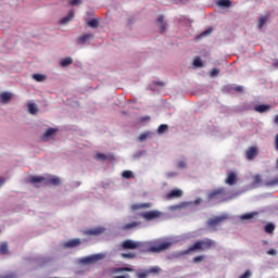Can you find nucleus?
I'll return each instance as SVG.
<instances>
[{
    "mask_svg": "<svg viewBox=\"0 0 278 278\" xmlns=\"http://www.w3.org/2000/svg\"><path fill=\"white\" fill-rule=\"evenodd\" d=\"M252 275H253V273H251V269H248L239 278H251Z\"/></svg>",
    "mask_w": 278,
    "mask_h": 278,
    "instance_id": "obj_45",
    "label": "nucleus"
},
{
    "mask_svg": "<svg viewBox=\"0 0 278 278\" xmlns=\"http://www.w3.org/2000/svg\"><path fill=\"white\" fill-rule=\"evenodd\" d=\"M260 151L257 150L256 147H250L247 151H245V157L247 160H255V157H257Z\"/></svg>",
    "mask_w": 278,
    "mask_h": 278,
    "instance_id": "obj_13",
    "label": "nucleus"
},
{
    "mask_svg": "<svg viewBox=\"0 0 278 278\" xmlns=\"http://www.w3.org/2000/svg\"><path fill=\"white\" fill-rule=\"evenodd\" d=\"M254 216H257V212L247 213L241 216L242 220H251Z\"/></svg>",
    "mask_w": 278,
    "mask_h": 278,
    "instance_id": "obj_34",
    "label": "nucleus"
},
{
    "mask_svg": "<svg viewBox=\"0 0 278 278\" xmlns=\"http://www.w3.org/2000/svg\"><path fill=\"white\" fill-rule=\"evenodd\" d=\"M205 260V255H199L193 257V263L194 264H200V262H203Z\"/></svg>",
    "mask_w": 278,
    "mask_h": 278,
    "instance_id": "obj_43",
    "label": "nucleus"
},
{
    "mask_svg": "<svg viewBox=\"0 0 278 278\" xmlns=\"http://www.w3.org/2000/svg\"><path fill=\"white\" fill-rule=\"evenodd\" d=\"M89 27H91L92 29H97V27H99V20L97 18H91L88 22Z\"/></svg>",
    "mask_w": 278,
    "mask_h": 278,
    "instance_id": "obj_37",
    "label": "nucleus"
},
{
    "mask_svg": "<svg viewBox=\"0 0 278 278\" xmlns=\"http://www.w3.org/2000/svg\"><path fill=\"white\" fill-rule=\"evenodd\" d=\"M90 40H94V34L92 33H88L78 37L76 39V45H78L79 47H84V45H88Z\"/></svg>",
    "mask_w": 278,
    "mask_h": 278,
    "instance_id": "obj_9",
    "label": "nucleus"
},
{
    "mask_svg": "<svg viewBox=\"0 0 278 278\" xmlns=\"http://www.w3.org/2000/svg\"><path fill=\"white\" fill-rule=\"evenodd\" d=\"M58 129L55 128H48L46 132L42 135L41 140H47L56 134Z\"/></svg>",
    "mask_w": 278,
    "mask_h": 278,
    "instance_id": "obj_22",
    "label": "nucleus"
},
{
    "mask_svg": "<svg viewBox=\"0 0 278 278\" xmlns=\"http://www.w3.org/2000/svg\"><path fill=\"white\" fill-rule=\"evenodd\" d=\"M253 110L257 114H267V112H270V110H273V106L270 104H256L254 105Z\"/></svg>",
    "mask_w": 278,
    "mask_h": 278,
    "instance_id": "obj_12",
    "label": "nucleus"
},
{
    "mask_svg": "<svg viewBox=\"0 0 278 278\" xmlns=\"http://www.w3.org/2000/svg\"><path fill=\"white\" fill-rule=\"evenodd\" d=\"M29 114H38V105L36 103H28Z\"/></svg>",
    "mask_w": 278,
    "mask_h": 278,
    "instance_id": "obj_31",
    "label": "nucleus"
},
{
    "mask_svg": "<svg viewBox=\"0 0 278 278\" xmlns=\"http://www.w3.org/2000/svg\"><path fill=\"white\" fill-rule=\"evenodd\" d=\"M212 31H214V28L212 27L206 28L195 37V40H202V38H206V36H211Z\"/></svg>",
    "mask_w": 278,
    "mask_h": 278,
    "instance_id": "obj_21",
    "label": "nucleus"
},
{
    "mask_svg": "<svg viewBox=\"0 0 278 278\" xmlns=\"http://www.w3.org/2000/svg\"><path fill=\"white\" fill-rule=\"evenodd\" d=\"M225 220H229L228 214L215 216L206 222V227H210V229H214V231H216V227H218V225H220L222 223H225Z\"/></svg>",
    "mask_w": 278,
    "mask_h": 278,
    "instance_id": "obj_4",
    "label": "nucleus"
},
{
    "mask_svg": "<svg viewBox=\"0 0 278 278\" xmlns=\"http://www.w3.org/2000/svg\"><path fill=\"white\" fill-rule=\"evenodd\" d=\"M138 225H140V222L128 223L122 226V231H129L131 229H135V227H138Z\"/></svg>",
    "mask_w": 278,
    "mask_h": 278,
    "instance_id": "obj_23",
    "label": "nucleus"
},
{
    "mask_svg": "<svg viewBox=\"0 0 278 278\" xmlns=\"http://www.w3.org/2000/svg\"><path fill=\"white\" fill-rule=\"evenodd\" d=\"M153 136V132L151 131H146V132H142L139 137H138V140L139 142H144V140H147V138H151Z\"/></svg>",
    "mask_w": 278,
    "mask_h": 278,
    "instance_id": "obj_28",
    "label": "nucleus"
},
{
    "mask_svg": "<svg viewBox=\"0 0 278 278\" xmlns=\"http://www.w3.org/2000/svg\"><path fill=\"white\" fill-rule=\"evenodd\" d=\"M81 186V181L72 182V188H79Z\"/></svg>",
    "mask_w": 278,
    "mask_h": 278,
    "instance_id": "obj_53",
    "label": "nucleus"
},
{
    "mask_svg": "<svg viewBox=\"0 0 278 278\" xmlns=\"http://www.w3.org/2000/svg\"><path fill=\"white\" fill-rule=\"evenodd\" d=\"M277 170H278V159H277Z\"/></svg>",
    "mask_w": 278,
    "mask_h": 278,
    "instance_id": "obj_63",
    "label": "nucleus"
},
{
    "mask_svg": "<svg viewBox=\"0 0 278 278\" xmlns=\"http://www.w3.org/2000/svg\"><path fill=\"white\" fill-rule=\"evenodd\" d=\"M193 66L195 68H203V61L197 56L194 60H193Z\"/></svg>",
    "mask_w": 278,
    "mask_h": 278,
    "instance_id": "obj_36",
    "label": "nucleus"
},
{
    "mask_svg": "<svg viewBox=\"0 0 278 278\" xmlns=\"http://www.w3.org/2000/svg\"><path fill=\"white\" fill-rule=\"evenodd\" d=\"M275 144H276V151H278V134L276 135Z\"/></svg>",
    "mask_w": 278,
    "mask_h": 278,
    "instance_id": "obj_58",
    "label": "nucleus"
},
{
    "mask_svg": "<svg viewBox=\"0 0 278 278\" xmlns=\"http://www.w3.org/2000/svg\"><path fill=\"white\" fill-rule=\"evenodd\" d=\"M151 275V271L148 269H139L136 274L137 278H147Z\"/></svg>",
    "mask_w": 278,
    "mask_h": 278,
    "instance_id": "obj_25",
    "label": "nucleus"
},
{
    "mask_svg": "<svg viewBox=\"0 0 278 278\" xmlns=\"http://www.w3.org/2000/svg\"><path fill=\"white\" fill-rule=\"evenodd\" d=\"M223 92L227 94H235V92H244V87L236 85H225L223 87Z\"/></svg>",
    "mask_w": 278,
    "mask_h": 278,
    "instance_id": "obj_10",
    "label": "nucleus"
},
{
    "mask_svg": "<svg viewBox=\"0 0 278 278\" xmlns=\"http://www.w3.org/2000/svg\"><path fill=\"white\" fill-rule=\"evenodd\" d=\"M218 73H220V70L213 68L210 73V77H218Z\"/></svg>",
    "mask_w": 278,
    "mask_h": 278,
    "instance_id": "obj_46",
    "label": "nucleus"
},
{
    "mask_svg": "<svg viewBox=\"0 0 278 278\" xmlns=\"http://www.w3.org/2000/svg\"><path fill=\"white\" fill-rule=\"evenodd\" d=\"M260 184H262V176L255 175L253 180V186H260Z\"/></svg>",
    "mask_w": 278,
    "mask_h": 278,
    "instance_id": "obj_42",
    "label": "nucleus"
},
{
    "mask_svg": "<svg viewBox=\"0 0 278 278\" xmlns=\"http://www.w3.org/2000/svg\"><path fill=\"white\" fill-rule=\"evenodd\" d=\"M128 25H134V21L131 18H128Z\"/></svg>",
    "mask_w": 278,
    "mask_h": 278,
    "instance_id": "obj_62",
    "label": "nucleus"
},
{
    "mask_svg": "<svg viewBox=\"0 0 278 278\" xmlns=\"http://www.w3.org/2000/svg\"><path fill=\"white\" fill-rule=\"evenodd\" d=\"M134 267H115L113 268L112 273H134Z\"/></svg>",
    "mask_w": 278,
    "mask_h": 278,
    "instance_id": "obj_24",
    "label": "nucleus"
},
{
    "mask_svg": "<svg viewBox=\"0 0 278 278\" xmlns=\"http://www.w3.org/2000/svg\"><path fill=\"white\" fill-rule=\"evenodd\" d=\"M231 0H218L217 5L219 8H231Z\"/></svg>",
    "mask_w": 278,
    "mask_h": 278,
    "instance_id": "obj_29",
    "label": "nucleus"
},
{
    "mask_svg": "<svg viewBox=\"0 0 278 278\" xmlns=\"http://www.w3.org/2000/svg\"><path fill=\"white\" fill-rule=\"evenodd\" d=\"M72 18H75V10H71L66 16L61 18L60 23L61 25H68Z\"/></svg>",
    "mask_w": 278,
    "mask_h": 278,
    "instance_id": "obj_19",
    "label": "nucleus"
},
{
    "mask_svg": "<svg viewBox=\"0 0 278 278\" xmlns=\"http://www.w3.org/2000/svg\"><path fill=\"white\" fill-rule=\"evenodd\" d=\"M31 77L35 81H45V79H47L45 74H33Z\"/></svg>",
    "mask_w": 278,
    "mask_h": 278,
    "instance_id": "obj_33",
    "label": "nucleus"
},
{
    "mask_svg": "<svg viewBox=\"0 0 278 278\" xmlns=\"http://www.w3.org/2000/svg\"><path fill=\"white\" fill-rule=\"evenodd\" d=\"M43 184L45 186H60V184H62V180H60V177L58 176H52L51 178L46 179Z\"/></svg>",
    "mask_w": 278,
    "mask_h": 278,
    "instance_id": "obj_17",
    "label": "nucleus"
},
{
    "mask_svg": "<svg viewBox=\"0 0 278 278\" xmlns=\"http://www.w3.org/2000/svg\"><path fill=\"white\" fill-rule=\"evenodd\" d=\"M138 249V241L127 239L119 245V251H136Z\"/></svg>",
    "mask_w": 278,
    "mask_h": 278,
    "instance_id": "obj_5",
    "label": "nucleus"
},
{
    "mask_svg": "<svg viewBox=\"0 0 278 278\" xmlns=\"http://www.w3.org/2000/svg\"><path fill=\"white\" fill-rule=\"evenodd\" d=\"M155 25L160 31V34H165L166 29H168V22L164 21V15H159L155 22Z\"/></svg>",
    "mask_w": 278,
    "mask_h": 278,
    "instance_id": "obj_8",
    "label": "nucleus"
},
{
    "mask_svg": "<svg viewBox=\"0 0 278 278\" xmlns=\"http://www.w3.org/2000/svg\"><path fill=\"white\" fill-rule=\"evenodd\" d=\"M3 184H5V178H0V188L3 186Z\"/></svg>",
    "mask_w": 278,
    "mask_h": 278,
    "instance_id": "obj_61",
    "label": "nucleus"
},
{
    "mask_svg": "<svg viewBox=\"0 0 278 278\" xmlns=\"http://www.w3.org/2000/svg\"><path fill=\"white\" fill-rule=\"evenodd\" d=\"M177 167L178 168H188V164H186V162H184V161H179L178 163H177Z\"/></svg>",
    "mask_w": 278,
    "mask_h": 278,
    "instance_id": "obj_49",
    "label": "nucleus"
},
{
    "mask_svg": "<svg viewBox=\"0 0 278 278\" xmlns=\"http://www.w3.org/2000/svg\"><path fill=\"white\" fill-rule=\"evenodd\" d=\"M103 257H105V254H93V255L80 258L79 262L80 264H85V265L96 264V262H99V260H103Z\"/></svg>",
    "mask_w": 278,
    "mask_h": 278,
    "instance_id": "obj_7",
    "label": "nucleus"
},
{
    "mask_svg": "<svg viewBox=\"0 0 278 278\" xmlns=\"http://www.w3.org/2000/svg\"><path fill=\"white\" fill-rule=\"evenodd\" d=\"M148 273H150V275L153 273H160V267H151L150 269H148Z\"/></svg>",
    "mask_w": 278,
    "mask_h": 278,
    "instance_id": "obj_51",
    "label": "nucleus"
},
{
    "mask_svg": "<svg viewBox=\"0 0 278 278\" xmlns=\"http://www.w3.org/2000/svg\"><path fill=\"white\" fill-rule=\"evenodd\" d=\"M68 3L71 5H81V3H84V0H70Z\"/></svg>",
    "mask_w": 278,
    "mask_h": 278,
    "instance_id": "obj_47",
    "label": "nucleus"
},
{
    "mask_svg": "<svg viewBox=\"0 0 278 278\" xmlns=\"http://www.w3.org/2000/svg\"><path fill=\"white\" fill-rule=\"evenodd\" d=\"M152 84L154 86H160L161 88H164V86H166V84L164 81H160V80H154Z\"/></svg>",
    "mask_w": 278,
    "mask_h": 278,
    "instance_id": "obj_50",
    "label": "nucleus"
},
{
    "mask_svg": "<svg viewBox=\"0 0 278 278\" xmlns=\"http://www.w3.org/2000/svg\"><path fill=\"white\" fill-rule=\"evenodd\" d=\"M122 177H124V179H131L134 177V172L125 170L123 172Z\"/></svg>",
    "mask_w": 278,
    "mask_h": 278,
    "instance_id": "obj_40",
    "label": "nucleus"
},
{
    "mask_svg": "<svg viewBox=\"0 0 278 278\" xmlns=\"http://www.w3.org/2000/svg\"><path fill=\"white\" fill-rule=\"evenodd\" d=\"M143 155H144V152L139 151V152H136L132 157L134 160H140V157H142Z\"/></svg>",
    "mask_w": 278,
    "mask_h": 278,
    "instance_id": "obj_48",
    "label": "nucleus"
},
{
    "mask_svg": "<svg viewBox=\"0 0 278 278\" xmlns=\"http://www.w3.org/2000/svg\"><path fill=\"white\" fill-rule=\"evenodd\" d=\"M179 1H180V3H182V5L190 3V0H179Z\"/></svg>",
    "mask_w": 278,
    "mask_h": 278,
    "instance_id": "obj_57",
    "label": "nucleus"
},
{
    "mask_svg": "<svg viewBox=\"0 0 278 278\" xmlns=\"http://www.w3.org/2000/svg\"><path fill=\"white\" fill-rule=\"evenodd\" d=\"M8 251H9V249H8V242L1 243V245H0V253H1L2 255H8Z\"/></svg>",
    "mask_w": 278,
    "mask_h": 278,
    "instance_id": "obj_38",
    "label": "nucleus"
},
{
    "mask_svg": "<svg viewBox=\"0 0 278 278\" xmlns=\"http://www.w3.org/2000/svg\"><path fill=\"white\" fill-rule=\"evenodd\" d=\"M226 184L228 186H236L238 184V175L233 172H229L226 178Z\"/></svg>",
    "mask_w": 278,
    "mask_h": 278,
    "instance_id": "obj_16",
    "label": "nucleus"
},
{
    "mask_svg": "<svg viewBox=\"0 0 278 278\" xmlns=\"http://www.w3.org/2000/svg\"><path fill=\"white\" fill-rule=\"evenodd\" d=\"M176 175H177V173L170 172V173L167 174V177H176Z\"/></svg>",
    "mask_w": 278,
    "mask_h": 278,
    "instance_id": "obj_59",
    "label": "nucleus"
},
{
    "mask_svg": "<svg viewBox=\"0 0 278 278\" xmlns=\"http://www.w3.org/2000/svg\"><path fill=\"white\" fill-rule=\"evenodd\" d=\"M114 278H130V276L128 274H126L125 276H116Z\"/></svg>",
    "mask_w": 278,
    "mask_h": 278,
    "instance_id": "obj_60",
    "label": "nucleus"
},
{
    "mask_svg": "<svg viewBox=\"0 0 278 278\" xmlns=\"http://www.w3.org/2000/svg\"><path fill=\"white\" fill-rule=\"evenodd\" d=\"M140 121H141V123H147V122L151 121V116L146 115V116L141 117Z\"/></svg>",
    "mask_w": 278,
    "mask_h": 278,
    "instance_id": "obj_52",
    "label": "nucleus"
},
{
    "mask_svg": "<svg viewBox=\"0 0 278 278\" xmlns=\"http://www.w3.org/2000/svg\"><path fill=\"white\" fill-rule=\"evenodd\" d=\"M170 247H173L170 241H164L162 239L155 241H138L137 243L139 253H162V251H167Z\"/></svg>",
    "mask_w": 278,
    "mask_h": 278,
    "instance_id": "obj_1",
    "label": "nucleus"
},
{
    "mask_svg": "<svg viewBox=\"0 0 278 278\" xmlns=\"http://www.w3.org/2000/svg\"><path fill=\"white\" fill-rule=\"evenodd\" d=\"M267 255H277V250H275V249H269V250L267 251Z\"/></svg>",
    "mask_w": 278,
    "mask_h": 278,
    "instance_id": "obj_54",
    "label": "nucleus"
},
{
    "mask_svg": "<svg viewBox=\"0 0 278 278\" xmlns=\"http://www.w3.org/2000/svg\"><path fill=\"white\" fill-rule=\"evenodd\" d=\"M273 231H275V224L269 223V224L265 225V232L266 233H273Z\"/></svg>",
    "mask_w": 278,
    "mask_h": 278,
    "instance_id": "obj_39",
    "label": "nucleus"
},
{
    "mask_svg": "<svg viewBox=\"0 0 278 278\" xmlns=\"http://www.w3.org/2000/svg\"><path fill=\"white\" fill-rule=\"evenodd\" d=\"M42 181H47V178H45V176H33L30 178V184H42Z\"/></svg>",
    "mask_w": 278,
    "mask_h": 278,
    "instance_id": "obj_26",
    "label": "nucleus"
},
{
    "mask_svg": "<svg viewBox=\"0 0 278 278\" xmlns=\"http://www.w3.org/2000/svg\"><path fill=\"white\" fill-rule=\"evenodd\" d=\"M102 233H105V227L103 226L91 228L84 231V236H101Z\"/></svg>",
    "mask_w": 278,
    "mask_h": 278,
    "instance_id": "obj_11",
    "label": "nucleus"
},
{
    "mask_svg": "<svg viewBox=\"0 0 278 278\" xmlns=\"http://www.w3.org/2000/svg\"><path fill=\"white\" fill-rule=\"evenodd\" d=\"M12 101V93L4 91L0 93V103H3L7 105V103H10Z\"/></svg>",
    "mask_w": 278,
    "mask_h": 278,
    "instance_id": "obj_18",
    "label": "nucleus"
},
{
    "mask_svg": "<svg viewBox=\"0 0 278 278\" xmlns=\"http://www.w3.org/2000/svg\"><path fill=\"white\" fill-rule=\"evenodd\" d=\"M203 200L201 199V198H198V199H195L194 200V205H201V202H202Z\"/></svg>",
    "mask_w": 278,
    "mask_h": 278,
    "instance_id": "obj_56",
    "label": "nucleus"
},
{
    "mask_svg": "<svg viewBox=\"0 0 278 278\" xmlns=\"http://www.w3.org/2000/svg\"><path fill=\"white\" fill-rule=\"evenodd\" d=\"M266 188H275L278 186V176L265 182Z\"/></svg>",
    "mask_w": 278,
    "mask_h": 278,
    "instance_id": "obj_30",
    "label": "nucleus"
},
{
    "mask_svg": "<svg viewBox=\"0 0 278 278\" xmlns=\"http://www.w3.org/2000/svg\"><path fill=\"white\" fill-rule=\"evenodd\" d=\"M211 249H216V241L206 238L195 241L191 247L182 251L181 255H189L192 251H210Z\"/></svg>",
    "mask_w": 278,
    "mask_h": 278,
    "instance_id": "obj_2",
    "label": "nucleus"
},
{
    "mask_svg": "<svg viewBox=\"0 0 278 278\" xmlns=\"http://www.w3.org/2000/svg\"><path fill=\"white\" fill-rule=\"evenodd\" d=\"M96 160H102L103 162H105V160H108V155L99 152L97 155H96Z\"/></svg>",
    "mask_w": 278,
    "mask_h": 278,
    "instance_id": "obj_44",
    "label": "nucleus"
},
{
    "mask_svg": "<svg viewBox=\"0 0 278 278\" xmlns=\"http://www.w3.org/2000/svg\"><path fill=\"white\" fill-rule=\"evenodd\" d=\"M141 218H144L148 223L151 220H157V218L162 217V212L160 211H148L140 214Z\"/></svg>",
    "mask_w": 278,
    "mask_h": 278,
    "instance_id": "obj_6",
    "label": "nucleus"
},
{
    "mask_svg": "<svg viewBox=\"0 0 278 278\" xmlns=\"http://www.w3.org/2000/svg\"><path fill=\"white\" fill-rule=\"evenodd\" d=\"M81 244V240L79 239H72L65 243L66 249H73L75 247H79Z\"/></svg>",
    "mask_w": 278,
    "mask_h": 278,
    "instance_id": "obj_20",
    "label": "nucleus"
},
{
    "mask_svg": "<svg viewBox=\"0 0 278 278\" xmlns=\"http://www.w3.org/2000/svg\"><path fill=\"white\" fill-rule=\"evenodd\" d=\"M231 198H227V192L225 188L214 189L207 194V202L217 205L218 203H225V201H229Z\"/></svg>",
    "mask_w": 278,
    "mask_h": 278,
    "instance_id": "obj_3",
    "label": "nucleus"
},
{
    "mask_svg": "<svg viewBox=\"0 0 278 278\" xmlns=\"http://www.w3.org/2000/svg\"><path fill=\"white\" fill-rule=\"evenodd\" d=\"M136 252H128V253H122L121 256L124 258V260H135L136 257Z\"/></svg>",
    "mask_w": 278,
    "mask_h": 278,
    "instance_id": "obj_32",
    "label": "nucleus"
},
{
    "mask_svg": "<svg viewBox=\"0 0 278 278\" xmlns=\"http://www.w3.org/2000/svg\"><path fill=\"white\" fill-rule=\"evenodd\" d=\"M151 207H153V204L151 202H144V203L131 205L132 212H138V210H149Z\"/></svg>",
    "mask_w": 278,
    "mask_h": 278,
    "instance_id": "obj_15",
    "label": "nucleus"
},
{
    "mask_svg": "<svg viewBox=\"0 0 278 278\" xmlns=\"http://www.w3.org/2000/svg\"><path fill=\"white\" fill-rule=\"evenodd\" d=\"M266 21H268L267 16H263L260 18L258 29H262V27H264V25H266Z\"/></svg>",
    "mask_w": 278,
    "mask_h": 278,
    "instance_id": "obj_41",
    "label": "nucleus"
},
{
    "mask_svg": "<svg viewBox=\"0 0 278 278\" xmlns=\"http://www.w3.org/2000/svg\"><path fill=\"white\" fill-rule=\"evenodd\" d=\"M166 131H168V125H166V124L160 125L157 130H156V132L159 135L166 134Z\"/></svg>",
    "mask_w": 278,
    "mask_h": 278,
    "instance_id": "obj_35",
    "label": "nucleus"
},
{
    "mask_svg": "<svg viewBox=\"0 0 278 278\" xmlns=\"http://www.w3.org/2000/svg\"><path fill=\"white\" fill-rule=\"evenodd\" d=\"M180 197H184V191H181V189H174L166 194L167 201H170L173 199H179Z\"/></svg>",
    "mask_w": 278,
    "mask_h": 278,
    "instance_id": "obj_14",
    "label": "nucleus"
},
{
    "mask_svg": "<svg viewBox=\"0 0 278 278\" xmlns=\"http://www.w3.org/2000/svg\"><path fill=\"white\" fill-rule=\"evenodd\" d=\"M61 66L63 68H66V66H71V64H73V58L71 56H67L65 59H63L61 62H60Z\"/></svg>",
    "mask_w": 278,
    "mask_h": 278,
    "instance_id": "obj_27",
    "label": "nucleus"
},
{
    "mask_svg": "<svg viewBox=\"0 0 278 278\" xmlns=\"http://www.w3.org/2000/svg\"><path fill=\"white\" fill-rule=\"evenodd\" d=\"M0 278H16V274H8V275L2 276Z\"/></svg>",
    "mask_w": 278,
    "mask_h": 278,
    "instance_id": "obj_55",
    "label": "nucleus"
}]
</instances>
